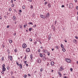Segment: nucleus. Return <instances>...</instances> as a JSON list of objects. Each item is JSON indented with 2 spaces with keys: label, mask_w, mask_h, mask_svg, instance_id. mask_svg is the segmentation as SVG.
I'll return each instance as SVG.
<instances>
[{
  "label": "nucleus",
  "mask_w": 78,
  "mask_h": 78,
  "mask_svg": "<svg viewBox=\"0 0 78 78\" xmlns=\"http://www.w3.org/2000/svg\"><path fill=\"white\" fill-rule=\"evenodd\" d=\"M64 70V69L63 68V66H61L59 69V70L60 72H61V71H62Z\"/></svg>",
  "instance_id": "1"
},
{
  "label": "nucleus",
  "mask_w": 78,
  "mask_h": 78,
  "mask_svg": "<svg viewBox=\"0 0 78 78\" xmlns=\"http://www.w3.org/2000/svg\"><path fill=\"white\" fill-rule=\"evenodd\" d=\"M66 62H68L69 63H71V60L69 58H66Z\"/></svg>",
  "instance_id": "2"
},
{
  "label": "nucleus",
  "mask_w": 78,
  "mask_h": 78,
  "mask_svg": "<svg viewBox=\"0 0 78 78\" xmlns=\"http://www.w3.org/2000/svg\"><path fill=\"white\" fill-rule=\"evenodd\" d=\"M27 47V44H26L24 43L22 45V47L23 48H25Z\"/></svg>",
  "instance_id": "3"
},
{
  "label": "nucleus",
  "mask_w": 78,
  "mask_h": 78,
  "mask_svg": "<svg viewBox=\"0 0 78 78\" xmlns=\"http://www.w3.org/2000/svg\"><path fill=\"white\" fill-rule=\"evenodd\" d=\"M26 53H29L30 51V48H27L26 50Z\"/></svg>",
  "instance_id": "4"
},
{
  "label": "nucleus",
  "mask_w": 78,
  "mask_h": 78,
  "mask_svg": "<svg viewBox=\"0 0 78 78\" xmlns=\"http://www.w3.org/2000/svg\"><path fill=\"white\" fill-rule=\"evenodd\" d=\"M69 7L70 8H72L73 7V4L72 3L69 4Z\"/></svg>",
  "instance_id": "5"
},
{
  "label": "nucleus",
  "mask_w": 78,
  "mask_h": 78,
  "mask_svg": "<svg viewBox=\"0 0 78 78\" xmlns=\"http://www.w3.org/2000/svg\"><path fill=\"white\" fill-rule=\"evenodd\" d=\"M40 17H41V18H42V19H45V16L42 15L41 14L40 15Z\"/></svg>",
  "instance_id": "6"
},
{
  "label": "nucleus",
  "mask_w": 78,
  "mask_h": 78,
  "mask_svg": "<svg viewBox=\"0 0 78 78\" xmlns=\"http://www.w3.org/2000/svg\"><path fill=\"white\" fill-rule=\"evenodd\" d=\"M10 58V61H12V56H8V58Z\"/></svg>",
  "instance_id": "7"
},
{
  "label": "nucleus",
  "mask_w": 78,
  "mask_h": 78,
  "mask_svg": "<svg viewBox=\"0 0 78 78\" xmlns=\"http://www.w3.org/2000/svg\"><path fill=\"white\" fill-rule=\"evenodd\" d=\"M18 66L20 67V69H22V64H20V65H19Z\"/></svg>",
  "instance_id": "8"
},
{
  "label": "nucleus",
  "mask_w": 78,
  "mask_h": 78,
  "mask_svg": "<svg viewBox=\"0 0 78 78\" xmlns=\"http://www.w3.org/2000/svg\"><path fill=\"white\" fill-rule=\"evenodd\" d=\"M13 19L14 21H16V16H13Z\"/></svg>",
  "instance_id": "9"
},
{
  "label": "nucleus",
  "mask_w": 78,
  "mask_h": 78,
  "mask_svg": "<svg viewBox=\"0 0 78 78\" xmlns=\"http://www.w3.org/2000/svg\"><path fill=\"white\" fill-rule=\"evenodd\" d=\"M50 13L48 12V13H47L46 15V17H49V16H50Z\"/></svg>",
  "instance_id": "10"
},
{
  "label": "nucleus",
  "mask_w": 78,
  "mask_h": 78,
  "mask_svg": "<svg viewBox=\"0 0 78 78\" xmlns=\"http://www.w3.org/2000/svg\"><path fill=\"white\" fill-rule=\"evenodd\" d=\"M43 52L45 53H48V51L45 49L43 51Z\"/></svg>",
  "instance_id": "11"
},
{
  "label": "nucleus",
  "mask_w": 78,
  "mask_h": 78,
  "mask_svg": "<svg viewBox=\"0 0 78 78\" xmlns=\"http://www.w3.org/2000/svg\"><path fill=\"white\" fill-rule=\"evenodd\" d=\"M30 58H31L30 60L31 61V60H32L33 58V54L30 55Z\"/></svg>",
  "instance_id": "12"
},
{
  "label": "nucleus",
  "mask_w": 78,
  "mask_h": 78,
  "mask_svg": "<svg viewBox=\"0 0 78 78\" xmlns=\"http://www.w3.org/2000/svg\"><path fill=\"white\" fill-rule=\"evenodd\" d=\"M37 62L38 63H41V59H38Z\"/></svg>",
  "instance_id": "13"
},
{
  "label": "nucleus",
  "mask_w": 78,
  "mask_h": 78,
  "mask_svg": "<svg viewBox=\"0 0 78 78\" xmlns=\"http://www.w3.org/2000/svg\"><path fill=\"white\" fill-rule=\"evenodd\" d=\"M58 74L61 77L62 76V74H61V72H58Z\"/></svg>",
  "instance_id": "14"
},
{
  "label": "nucleus",
  "mask_w": 78,
  "mask_h": 78,
  "mask_svg": "<svg viewBox=\"0 0 78 78\" xmlns=\"http://www.w3.org/2000/svg\"><path fill=\"white\" fill-rule=\"evenodd\" d=\"M2 70L3 71H5L6 68H5V67H2Z\"/></svg>",
  "instance_id": "15"
},
{
  "label": "nucleus",
  "mask_w": 78,
  "mask_h": 78,
  "mask_svg": "<svg viewBox=\"0 0 78 78\" xmlns=\"http://www.w3.org/2000/svg\"><path fill=\"white\" fill-rule=\"evenodd\" d=\"M51 64L52 66H53L54 64V62H51Z\"/></svg>",
  "instance_id": "16"
},
{
  "label": "nucleus",
  "mask_w": 78,
  "mask_h": 78,
  "mask_svg": "<svg viewBox=\"0 0 78 78\" xmlns=\"http://www.w3.org/2000/svg\"><path fill=\"white\" fill-rule=\"evenodd\" d=\"M73 42L75 43V44H76V40L75 39H74L73 40Z\"/></svg>",
  "instance_id": "17"
},
{
  "label": "nucleus",
  "mask_w": 78,
  "mask_h": 78,
  "mask_svg": "<svg viewBox=\"0 0 78 78\" xmlns=\"http://www.w3.org/2000/svg\"><path fill=\"white\" fill-rule=\"evenodd\" d=\"M59 47L58 46H55V48H56L57 50H58Z\"/></svg>",
  "instance_id": "18"
},
{
  "label": "nucleus",
  "mask_w": 78,
  "mask_h": 78,
  "mask_svg": "<svg viewBox=\"0 0 78 78\" xmlns=\"http://www.w3.org/2000/svg\"><path fill=\"white\" fill-rule=\"evenodd\" d=\"M61 48H64V45H63V44H61Z\"/></svg>",
  "instance_id": "19"
},
{
  "label": "nucleus",
  "mask_w": 78,
  "mask_h": 78,
  "mask_svg": "<svg viewBox=\"0 0 78 78\" xmlns=\"http://www.w3.org/2000/svg\"><path fill=\"white\" fill-rule=\"evenodd\" d=\"M43 59L44 61H46L47 60V58L45 57H44L43 58Z\"/></svg>",
  "instance_id": "20"
},
{
  "label": "nucleus",
  "mask_w": 78,
  "mask_h": 78,
  "mask_svg": "<svg viewBox=\"0 0 78 78\" xmlns=\"http://www.w3.org/2000/svg\"><path fill=\"white\" fill-rule=\"evenodd\" d=\"M62 50L63 52L66 51V49L64 48H62Z\"/></svg>",
  "instance_id": "21"
},
{
  "label": "nucleus",
  "mask_w": 78,
  "mask_h": 78,
  "mask_svg": "<svg viewBox=\"0 0 78 78\" xmlns=\"http://www.w3.org/2000/svg\"><path fill=\"white\" fill-rule=\"evenodd\" d=\"M41 72H43L44 71V69L42 68H41L40 69Z\"/></svg>",
  "instance_id": "22"
},
{
  "label": "nucleus",
  "mask_w": 78,
  "mask_h": 78,
  "mask_svg": "<svg viewBox=\"0 0 78 78\" xmlns=\"http://www.w3.org/2000/svg\"><path fill=\"white\" fill-rule=\"evenodd\" d=\"M9 42L10 43H11L12 42V41L11 40H10L9 41Z\"/></svg>",
  "instance_id": "23"
},
{
  "label": "nucleus",
  "mask_w": 78,
  "mask_h": 78,
  "mask_svg": "<svg viewBox=\"0 0 78 78\" xmlns=\"http://www.w3.org/2000/svg\"><path fill=\"white\" fill-rule=\"evenodd\" d=\"M22 8L23 9H25V6L23 5L22 7Z\"/></svg>",
  "instance_id": "24"
},
{
  "label": "nucleus",
  "mask_w": 78,
  "mask_h": 78,
  "mask_svg": "<svg viewBox=\"0 0 78 78\" xmlns=\"http://www.w3.org/2000/svg\"><path fill=\"white\" fill-rule=\"evenodd\" d=\"M29 30V31H31V30H32V28H30Z\"/></svg>",
  "instance_id": "25"
},
{
  "label": "nucleus",
  "mask_w": 78,
  "mask_h": 78,
  "mask_svg": "<svg viewBox=\"0 0 78 78\" xmlns=\"http://www.w3.org/2000/svg\"><path fill=\"white\" fill-rule=\"evenodd\" d=\"M24 77L25 78H27V75L26 74L24 75Z\"/></svg>",
  "instance_id": "26"
},
{
  "label": "nucleus",
  "mask_w": 78,
  "mask_h": 78,
  "mask_svg": "<svg viewBox=\"0 0 78 78\" xmlns=\"http://www.w3.org/2000/svg\"><path fill=\"white\" fill-rule=\"evenodd\" d=\"M9 69H10V68H9V66L7 67V70H9Z\"/></svg>",
  "instance_id": "27"
},
{
  "label": "nucleus",
  "mask_w": 78,
  "mask_h": 78,
  "mask_svg": "<svg viewBox=\"0 0 78 78\" xmlns=\"http://www.w3.org/2000/svg\"><path fill=\"white\" fill-rule=\"evenodd\" d=\"M1 59L2 61H4V57H2L1 58Z\"/></svg>",
  "instance_id": "28"
},
{
  "label": "nucleus",
  "mask_w": 78,
  "mask_h": 78,
  "mask_svg": "<svg viewBox=\"0 0 78 78\" xmlns=\"http://www.w3.org/2000/svg\"><path fill=\"white\" fill-rule=\"evenodd\" d=\"M5 67V64H3L2 65V67Z\"/></svg>",
  "instance_id": "29"
},
{
  "label": "nucleus",
  "mask_w": 78,
  "mask_h": 78,
  "mask_svg": "<svg viewBox=\"0 0 78 78\" xmlns=\"http://www.w3.org/2000/svg\"><path fill=\"white\" fill-rule=\"evenodd\" d=\"M40 57H42V54H41V53H40Z\"/></svg>",
  "instance_id": "30"
},
{
  "label": "nucleus",
  "mask_w": 78,
  "mask_h": 78,
  "mask_svg": "<svg viewBox=\"0 0 78 78\" xmlns=\"http://www.w3.org/2000/svg\"><path fill=\"white\" fill-rule=\"evenodd\" d=\"M4 72H5V71H2V73L3 75H4Z\"/></svg>",
  "instance_id": "31"
},
{
  "label": "nucleus",
  "mask_w": 78,
  "mask_h": 78,
  "mask_svg": "<svg viewBox=\"0 0 78 78\" xmlns=\"http://www.w3.org/2000/svg\"><path fill=\"white\" fill-rule=\"evenodd\" d=\"M28 24H30V25H33V23L31 22H29L28 23Z\"/></svg>",
  "instance_id": "32"
},
{
  "label": "nucleus",
  "mask_w": 78,
  "mask_h": 78,
  "mask_svg": "<svg viewBox=\"0 0 78 78\" xmlns=\"http://www.w3.org/2000/svg\"><path fill=\"white\" fill-rule=\"evenodd\" d=\"M16 63L17 65V66H19V65L20 64H19V63H18L17 62H16Z\"/></svg>",
  "instance_id": "33"
},
{
  "label": "nucleus",
  "mask_w": 78,
  "mask_h": 78,
  "mask_svg": "<svg viewBox=\"0 0 78 78\" xmlns=\"http://www.w3.org/2000/svg\"><path fill=\"white\" fill-rule=\"evenodd\" d=\"M48 7H49V8H50V7H51V5L50 4H48Z\"/></svg>",
  "instance_id": "34"
},
{
  "label": "nucleus",
  "mask_w": 78,
  "mask_h": 78,
  "mask_svg": "<svg viewBox=\"0 0 78 78\" xmlns=\"http://www.w3.org/2000/svg\"><path fill=\"white\" fill-rule=\"evenodd\" d=\"M33 6L32 5H31L30 8H31V9H33Z\"/></svg>",
  "instance_id": "35"
},
{
  "label": "nucleus",
  "mask_w": 78,
  "mask_h": 78,
  "mask_svg": "<svg viewBox=\"0 0 78 78\" xmlns=\"http://www.w3.org/2000/svg\"><path fill=\"white\" fill-rule=\"evenodd\" d=\"M12 7H14V5L13 4H12Z\"/></svg>",
  "instance_id": "36"
},
{
  "label": "nucleus",
  "mask_w": 78,
  "mask_h": 78,
  "mask_svg": "<svg viewBox=\"0 0 78 78\" xmlns=\"http://www.w3.org/2000/svg\"><path fill=\"white\" fill-rule=\"evenodd\" d=\"M70 70L71 72H72V71H73V69H72V68H71L70 69Z\"/></svg>",
  "instance_id": "37"
},
{
  "label": "nucleus",
  "mask_w": 78,
  "mask_h": 78,
  "mask_svg": "<svg viewBox=\"0 0 78 78\" xmlns=\"http://www.w3.org/2000/svg\"><path fill=\"white\" fill-rule=\"evenodd\" d=\"M2 45L3 48H4V47H5V45H4L3 44H2Z\"/></svg>",
  "instance_id": "38"
},
{
  "label": "nucleus",
  "mask_w": 78,
  "mask_h": 78,
  "mask_svg": "<svg viewBox=\"0 0 78 78\" xmlns=\"http://www.w3.org/2000/svg\"><path fill=\"white\" fill-rule=\"evenodd\" d=\"M47 53H48V56H50V52H48Z\"/></svg>",
  "instance_id": "39"
},
{
  "label": "nucleus",
  "mask_w": 78,
  "mask_h": 78,
  "mask_svg": "<svg viewBox=\"0 0 78 78\" xmlns=\"http://www.w3.org/2000/svg\"><path fill=\"white\" fill-rule=\"evenodd\" d=\"M48 40H50L51 39V36H50L49 37H48Z\"/></svg>",
  "instance_id": "40"
},
{
  "label": "nucleus",
  "mask_w": 78,
  "mask_h": 78,
  "mask_svg": "<svg viewBox=\"0 0 78 78\" xmlns=\"http://www.w3.org/2000/svg\"><path fill=\"white\" fill-rule=\"evenodd\" d=\"M36 25H35V26H33V27L34 28H36Z\"/></svg>",
  "instance_id": "41"
},
{
  "label": "nucleus",
  "mask_w": 78,
  "mask_h": 78,
  "mask_svg": "<svg viewBox=\"0 0 78 78\" xmlns=\"http://www.w3.org/2000/svg\"><path fill=\"white\" fill-rule=\"evenodd\" d=\"M29 40L30 41H31V42H32V39H31V38H30L29 39Z\"/></svg>",
  "instance_id": "42"
},
{
  "label": "nucleus",
  "mask_w": 78,
  "mask_h": 78,
  "mask_svg": "<svg viewBox=\"0 0 78 78\" xmlns=\"http://www.w3.org/2000/svg\"><path fill=\"white\" fill-rule=\"evenodd\" d=\"M34 44H37V41H35L34 42Z\"/></svg>",
  "instance_id": "43"
},
{
  "label": "nucleus",
  "mask_w": 78,
  "mask_h": 78,
  "mask_svg": "<svg viewBox=\"0 0 78 78\" xmlns=\"http://www.w3.org/2000/svg\"><path fill=\"white\" fill-rule=\"evenodd\" d=\"M40 51H41V49H39L38 50V53H39V52H40Z\"/></svg>",
  "instance_id": "44"
},
{
  "label": "nucleus",
  "mask_w": 78,
  "mask_h": 78,
  "mask_svg": "<svg viewBox=\"0 0 78 78\" xmlns=\"http://www.w3.org/2000/svg\"><path fill=\"white\" fill-rule=\"evenodd\" d=\"M75 38H76V39H78V37H76V36H75Z\"/></svg>",
  "instance_id": "45"
},
{
  "label": "nucleus",
  "mask_w": 78,
  "mask_h": 78,
  "mask_svg": "<svg viewBox=\"0 0 78 78\" xmlns=\"http://www.w3.org/2000/svg\"><path fill=\"white\" fill-rule=\"evenodd\" d=\"M28 76H31V74H28Z\"/></svg>",
  "instance_id": "46"
},
{
  "label": "nucleus",
  "mask_w": 78,
  "mask_h": 78,
  "mask_svg": "<svg viewBox=\"0 0 78 78\" xmlns=\"http://www.w3.org/2000/svg\"><path fill=\"white\" fill-rule=\"evenodd\" d=\"M27 61H25L24 62V64H27Z\"/></svg>",
  "instance_id": "47"
},
{
  "label": "nucleus",
  "mask_w": 78,
  "mask_h": 78,
  "mask_svg": "<svg viewBox=\"0 0 78 78\" xmlns=\"http://www.w3.org/2000/svg\"><path fill=\"white\" fill-rule=\"evenodd\" d=\"M17 50H16V49H15V50H14V51H15L16 53V52H17Z\"/></svg>",
  "instance_id": "48"
},
{
  "label": "nucleus",
  "mask_w": 78,
  "mask_h": 78,
  "mask_svg": "<svg viewBox=\"0 0 78 78\" xmlns=\"http://www.w3.org/2000/svg\"><path fill=\"white\" fill-rule=\"evenodd\" d=\"M12 10V9H11L10 8V9H9V11H11Z\"/></svg>",
  "instance_id": "49"
},
{
  "label": "nucleus",
  "mask_w": 78,
  "mask_h": 78,
  "mask_svg": "<svg viewBox=\"0 0 78 78\" xmlns=\"http://www.w3.org/2000/svg\"><path fill=\"white\" fill-rule=\"evenodd\" d=\"M48 3V2H46L44 3V4L45 5H47V4Z\"/></svg>",
  "instance_id": "50"
},
{
  "label": "nucleus",
  "mask_w": 78,
  "mask_h": 78,
  "mask_svg": "<svg viewBox=\"0 0 78 78\" xmlns=\"http://www.w3.org/2000/svg\"><path fill=\"white\" fill-rule=\"evenodd\" d=\"M28 1L30 2H32V0H28Z\"/></svg>",
  "instance_id": "51"
},
{
  "label": "nucleus",
  "mask_w": 78,
  "mask_h": 78,
  "mask_svg": "<svg viewBox=\"0 0 78 78\" xmlns=\"http://www.w3.org/2000/svg\"><path fill=\"white\" fill-rule=\"evenodd\" d=\"M64 5H62V8H64Z\"/></svg>",
  "instance_id": "52"
},
{
  "label": "nucleus",
  "mask_w": 78,
  "mask_h": 78,
  "mask_svg": "<svg viewBox=\"0 0 78 78\" xmlns=\"http://www.w3.org/2000/svg\"><path fill=\"white\" fill-rule=\"evenodd\" d=\"M2 17H1V16H0V19L1 20H2Z\"/></svg>",
  "instance_id": "53"
},
{
  "label": "nucleus",
  "mask_w": 78,
  "mask_h": 78,
  "mask_svg": "<svg viewBox=\"0 0 78 78\" xmlns=\"http://www.w3.org/2000/svg\"><path fill=\"white\" fill-rule=\"evenodd\" d=\"M7 52L9 53V49L7 50Z\"/></svg>",
  "instance_id": "54"
},
{
  "label": "nucleus",
  "mask_w": 78,
  "mask_h": 78,
  "mask_svg": "<svg viewBox=\"0 0 78 78\" xmlns=\"http://www.w3.org/2000/svg\"><path fill=\"white\" fill-rule=\"evenodd\" d=\"M20 28L21 29H22V26H20Z\"/></svg>",
  "instance_id": "55"
},
{
  "label": "nucleus",
  "mask_w": 78,
  "mask_h": 78,
  "mask_svg": "<svg viewBox=\"0 0 78 78\" xmlns=\"http://www.w3.org/2000/svg\"><path fill=\"white\" fill-rule=\"evenodd\" d=\"M19 12H22V10H20Z\"/></svg>",
  "instance_id": "56"
},
{
  "label": "nucleus",
  "mask_w": 78,
  "mask_h": 78,
  "mask_svg": "<svg viewBox=\"0 0 78 78\" xmlns=\"http://www.w3.org/2000/svg\"><path fill=\"white\" fill-rule=\"evenodd\" d=\"M56 22H57L56 21H55V24H56Z\"/></svg>",
  "instance_id": "57"
},
{
  "label": "nucleus",
  "mask_w": 78,
  "mask_h": 78,
  "mask_svg": "<svg viewBox=\"0 0 78 78\" xmlns=\"http://www.w3.org/2000/svg\"><path fill=\"white\" fill-rule=\"evenodd\" d=\"M26 66H27L28 67V64L26 63Z\"/></svg>",
  "instance_id": "58"
},
{
  "label": "nucleus",
  "mask_w": 78,
  "mask_h": 78,
  "mask_svg": "<svg viewBox=\"0 0 78 78\" xmlns=\"http://www.w3.org/2000/svg\"><path fill=\"white\" fill-rule=\"evenodd\" d=\"M48 65H49V63H48L47 65V66H48Z\"/></svg>",
  "instance_id": "59"
},
{
  "label": "nucleus",
  "mask_w": 78,
  "mask_h": 78,
  "mask_svg": "<svg viewBox=\"0 0 78 78\" xmlns=\"http://www.w3.org/2000/svg\"><path fill=\"white\" fill-rule=\"evenodd\" d=\"M24 28H25L26 27V25H24Z\"/></svg>",
  "instance_id": "60"
},
{
  "label": "nucleus",
  "mask_w": 78,
  "mask_h": 78,
  "mask_svg": "<svg viewBox=\"0 0 78 78\" xmlns=\"http://www.w3.org/2000/svg\"><path fill=\"white\" fill-rule=\"evenodd\" d=\"M9 26H8L7 27V28H9Z\"/></svg>",
  "instance_id": "61"
},
{
  "label": "nucleus",
  "mask_w": 78,
  "mask_h": 78,
  "mask_svg": "<svg viewBox=\"0 0 78 78\" xmlns=\"http://www.w3.org/2000/svg\"><path fill=\"white\" fill-rule=\"evenodd\" d=\"M74 1L75 2H77V0H74Z\"/></svg>",
  "instance_id": "62"
},
{
  "label": "nucleus",
  "mask_w": 78,
  "mask_h": 78,
  "mask_svg": "<svg viewBox=\"0 0 78 78\" xmlns=\"http://www.w3.org/2000/svg\"><path fill=\"white\" fill-rule=\"evenodd\" d=\"M76 9H78V6L76 7Z\"/></svg>",
  "instance_id": "63"
},
{
  "label": "nucleus",
  "mask_w": 78,
  "mask_h": 78,
  "mask_svg": "<svg viewBox=\"0 0 78 78\" xmlns=\"http://www.w3.org/2000/svg\"><path fill=\"white\" fill-rule=\"evenodd\" d=\"M77 20H78V16L77 17Z\"/></svg>",
  "instance_id": "64"
}]
</instances>
